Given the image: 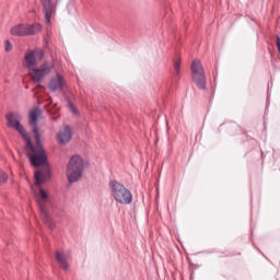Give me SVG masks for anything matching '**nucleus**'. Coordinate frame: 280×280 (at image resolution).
I'll use <instances>...</instances> for the list:
<instances>
[{"instance_id": "3", "label": "nucleus", "mask_w": 280, "mask_h": 280, "mask_svg": "<svg viewBox=\"0 0 280 280\" xmlns=\"http://www.w3.org/2000/svg\"><path fill=\"white\" fill-rule=\"evenodd\" d=\"M37 205L49 229H56V222L51 219V199L49 198V194L43 188L39 189V194L37 195Z\"/></svg>"}, {"instance_id": "5", "label": "nucleus", "mask_w": 280, "mask_h": 280, "mask_svg": "<svg viewBox=\"0 0 280 280\" xmlns=\"http://www.w3.org/2000/svg\"><path fill=\"white\" fill-rule=\"evenodd\" d=\"M190 69L192 82H195L198 89L205 91V89H207V77L205 75V68L202 67V62H200V60H194Z\"/></svg>"}, {"instance_id": "7", "label": "nucleus", "mask_w": 280, "mask_h": 280, "mask_svg": "<svg viewBox=\"0 0 280 280\" xmlns=\"http://www.w3.org/2000/svg\"><path fill=\"white\" fill-rule=\"evenodd\" d=\"M7 119V126L8 128H14L21 137H23L24 140L30 138V135H27V131H25V128L23 125H21V115L16 113H11L5 115Z\"/></svg>"}, {"instance_id": "4", "label": "nucleus", "mask_w": 280, "mask_h": 280, "mask_svg": "<svg viewBox=\"0 0 280 280\" xmlns=\"http://www.w3.org/2000/svg\"><path fill=\"white\" fill-rule=\"evenodd\" d=\"M84 173V160L80 155H72L67 166V178L70 184L78 183Z\"/></svg>"}, {"instance_id": "13", "label": "nucleus", "mask_w": 280, "mask_h": 280, "mask_svg": "<svg viewBox=\"0 0 280 280\" xmlns=\"http://www.w3.org/2000/svg\"><path fill=\"white\" fill-rule=\"evenodd\" d=\"M51 178V171L49 168H44L42 171L35 172V182L36 185H43Z\"/></svg>"}, {"instance_id": "18", "label": "nucleus", "mask_w": 280, "mask_h": 280, "mask_svg": "<svg viewBox=\"0 0 280 280\" xmlns=\"http://www.w3.org/2000/svg\"><path fill=\"white\" fill-rule=\"evenodd\" d=\"M7 180H8V174H5V172L0 170V185H3V183H5Z\"/></svg>"}, {"instance_id": "10", "label": "nucleus", "mask_w": 280, "mask_h": 280, "mask_svg": "<svg viewBox=\"0 0 280 280\" xmlns=\"http://www.w3.org/2000/svg\"><path fill=\"white\" fill-rule=\"evenodd\" d=\"M48 89L51 91V93L62 91L65 89V77H62L60 73H57L54 78L50 79Z\"/></svg>"}, {"instance_id": "1", "label": "nucleus", "mask_w": 280, "mask_h": 280, "mask_svg": "<svg viewBox=\"0 0 280 280\" xmlns=\"http://www.w3.org/2000/svg\"><path fill=\"white\" fill-rule=\"evenodd\" d=\"M24 141H26V156L33 167H42V165H45V163H47V153L45 152V149H43V143H40V136L39 142L36 141V147L32 143V139L30 137Z\"/></svg>"}, {"instance_id": "17", "label": "nucleus", "mask_w": 280, "mask_h": 280, "mask_svg": "<svg viewBox=\"0 0 280 280\" xmlns=\"http://www.w3.org/2000/svg\"><path fill=\"white\" fill-rule=\"evenodd\" d=\"M174 71L176 75L180 74V60H176L174 63Z\"/></svg>"}, {"instance_id": "15", "label": "nucleus", "mask_w": 280, "mask_h": 280, "mask_svg": "<svg viewBox=\"0 0 280 280\" xmlns=\"http://www.w3.org/2000/svg\"><path fill=\"white\" fill-rule=\"evenodd\" d=\"M40 32H43V24H26V36H36V34H40Z\"/></svg>"}, {"instance_id": "19", "label": "nucleus", "mask_w": 280, "mask_h": 280, "mask_svg": "<svg viewBox=\"0 0 280 280\" xmlns=\"http://www.w3.org/2000/svg\"><path fill=\"white\" fill-rule=\"evenodd\" d=\"M5 51H12V44L10 40L4 42Z\"/></svg>"}, {"instance_id": "8", "label": "nucleus", "mask_w": 280, "mask_h": 280, "mask_svg": "<svg viewBox=\"0 0 280 280\" xmlns=\"http://www.w3.org/2000/svg\"><path fill=\"white\" fill-rule=\"evenodd\" d=\"M43 115V110L39 107H35L30 112V125L32 126V131L34 132L35 141H40V132L38 131V116Z\"/></svg>"}, {"instance_id": "16", "label": "nucleus", "mask_w": 280, "mask_h": 280, "mask_svg": "<svg viewBox=\"0 0 280 280\" xmlns=\"http://www.w3.org/2000/svg\"><path fill=\"white\" fill-rule=\"evenodd\" d=\"M56 259L60 267L63 268L66 271L69 270V256L65 255L63 253L56 252Z\"/></svg>"}, {"instance_id": "12", "label": "nucleus", "mask_w": 280, "mask_h": 280, "mask_svg": "<svg viewBox=\"0 0 280 280\" xmlns=\"http://www.w3.org/2000/svg\"><path fill=\"white\" fill-rule=\"evenodd\" d=\"M22 65L25 69H27L28 73H32L34 71V67H36V51H28L24 56V60L22 61Z\"/></svg>"}, {"instance_id": "2", "label": "nucleus", "mask_w": 280, "mask_h": 280, "mask_svg": "<svg viewBox=\"0 0 280 280\" xmlns=\"http://www.w3.org/2000/svg\"><path fill=\"white\" fill-rule=\"evenodd\" d=\"M109 194L118 205H130L132 202V192L124 184L112 179L108 183Z\"/></svg>"}, {"instance_id": "6", "label": "nucleus", "mask_w": 280, "mask_h": 280, "mask_svg": "<svg viewBox=\"0 0 280 280\" xmlns=\"http://www.w3.org/2000/svg\"><path fill=\"white\" fill-rule=\"evenodd\" d=\"M31 71L33 72L31 74L33 82H35V84H40V82L54 71V65L51 62H44L42 66L33 68Z\"/></svg>"}, {"instance_id": "14", "label": "nucleus", "mask_w": 280, "mask_h": 280, "mask_svg": "<svg viewBox=\"0 0 280 280\" xmlns=\"http://www.w3.org/2000/svg\"><path fill=\"white\" fill-rule=\"evenodd\" d=\"M11 35L20 36V37L27 36V23H21V24L14 25L11 28Z\"/></svg>"}, {"instance_id": "9", "label": "nucleus", "mask_w": 280, "mask_h": 280, "mask_svg": "<svg viewBox=\"0 0 280 280\" xmlns=\"http://www.w3.org/2000/svg\"><path fill=\"white\" fill-rule=\"evenodd\" d=\"M42 7L45 13V21L47 25H51V16L56 14V10L58 8L57 4L51 3V0H40Z\"/></svg>"}, {"instance_id": "11", "label": "nucleus", "mask_w": 280, "mask_h": 280, "mask_svg": "<svg viewBox=\"0 0 280 280\" xmlns=\"http://www.w3.org/2000/svg\"><path fill=\"white\" fill-rule=\"evenodd\" d=\"M71 139H73V132L71 131V127H69V125H66L62 129L58 131L57 140L60 145H67V143H69Z\"/></svg>"}]
</instances>
